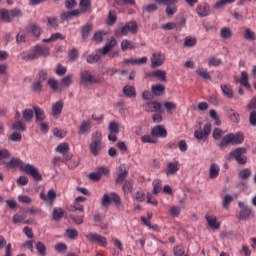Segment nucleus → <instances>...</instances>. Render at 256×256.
I'll list each match as a JSON object with an SVG mask.
<instances>
[{
    "label": "nucleus",
    "mask_w": 256,
    "mask_h": 256,
    "mask_svg": "<svg viewBox=\"0 0 256 256\" xmlns=\"http://www.w3.org/2000/svg\"><path fill=\"white\" fill-rule=\"evenodd\" d=\"M7 169H21L23 173L31 175L34 181H41L43 176L39 173V169L31 164H24L19 158H9L8 162L4 164Z\"/></svg>",
    "instance_id": "1"
},
{
    "label": "nucleus",
    "mask_w": 256,
    "mask_h": 256,
    "mask_svg": "<svg viewBox=\"0 0 256 256\" xmlns=\"http://www.w3.org/2000/svg\"><path fill=\"white\" fill-rule=\"evenodd\" d=\"M115 47H117V40L112 38L108 43H106L102 50L99 49L96 51V54L89 55L87 57V63H98V61H101V57L107 54H109V57H117L119 52L113 51Z\"/></svg>",
    "instance_id": "2"
},
{
    "label": "nucleus",
    "mask_w": 256,
    "mask_h": 256,
    "mask_svg": "<svg viewBox=\"0 0 256 256\" xmlns=\"http://www.w3.org/2000/svg\"><path fill=\"white\" fill-rule=\"evenodd\" d=\"M49 56V47L36 45L29 52H24L21 54L22 59L25 61H33L39 59V57Z\"/></svg>",
    "instance_id": "3"
},
{
    "label": "nucleus",
    "mask_w": 256,
    "mask_h": 256,
    "mask_svg": "<svg viewBox=\"0 0 256 256\" xmlns=\"http://www.w3.org/2000/svg\"><path fill=\"white\" fill-rule=\"evenodd\" d=\"M90 153L97 157L101 154V151H103V133L101 131H94L91 134V142L89 145Z\"/></svg>",
    "instance_id": "4"
},
{
    "label": "nucleus",
    "mask_w": 256,
    "mask_h": 256,
    "mask_svg": "<svg viewBox=\"0 0 256 256\" xmlns=\"http://www.w3.org/2000/svg\"><path fill=\"white\" fill-rule=\"evenodd\" d=\"M245 141V136L243 133L238 132L236 134L229 133L226 136L223 137L221 140L219 147L222 149L227 147V145H241Z\"/></svg>",
    "instance_id": "5"
},
{
    "label": "nucleus",
    "mask_w": 256,
    "mask_h": 256,
    "mask_svg": "<svg viewBox=\"0 0 256 256\" xmlns=\"http://www.w3.org/2000/svg\"><path fill=\"white\" fill-rule=\"evenodd\" d=\"M245 153H247V149L240 147L232 150L228 154L227 159L228 161H233V159H235L238 165H245V163H247V156H245Z\"/></svg>",
    "instance_id": "6"
},
{
    "label": "nucleus",
    "mask_w": 256,
    "mask_h": 256,
    "mask_svg": "<svg viewBox=\"0 0 256 256\" xmlns=\"http://www.w3.org/2000/svg\"><path fill=\"white\" fill-rule=\"evenodd\" d=\"M23 13L20 9L14 8L12 10L0 9V21L4 23H11L16 17H21Z\"/></svg>",
    "instance_id": "7"
},
{
    "label": "nucleus",
    "mask_w": 256,
    "mask_h": 256,
    "mask_svg": "<svg viewBox=\"0 0 256 256\" xmlns=\"http://www.w3.org/2000/svg\"><path fill=\"white\" fill-rule=\"evenodd\" d=\"M80 83L85 86L93 85V83H103V79L85 70L80 73Z\"/></svg>",
    "instance_id": "8"
},
{
    "label": "nucleus",
    "mask_w": 256,
    "mask_h": 256,
    "mask_svg": "<svg viewBox=\"0 0 256 256\" xmlns=\"http://www.w3.org/2000/svg\"><path fill=\"white\" fill-rule=\"evenodd\" d=\"M212 126L210 123L204 125L203 131L202 130H195L194 137L197 141H206V139L211 135Z\"/></svg>",
    "instance_id": "9"
},
{
    "label": "nucleus",
    "mask_w": 256,
    "mask_h": 256,
    "mask_svg": "<svg viewBox=\"0 0 256 256\" xmlns=\"http://www.w3.org/2000/svg\"><path fill=\"white\" fill-rule=\"evenodd\" d=\"M205 219L207 222V225L210 227V229H213V231H217L218 229H221V222L217 220V216L212 213H207L205 215Z\"/></svg>",
    "instance_id": "10"
},
{
    "label": "nucleus",
    "mask_w": 256,
    "mask_h": 256,
    "mask_svg": "<svg viewBox=\"0 0 256 256\" xmlns=\"http://www.w3.org/2000/svg\"><path fill=\"white\" fill-rule=\"evenodd\" d=\"M112 201L114 203H116V205H119L121 203V198L119 197V195H117L115 193L104 194V196L102 198V206L109 207V205H111Z\"/></svg>",
    "instance_id": "11"
},
{
    "label": "nucleus",
    "mask_w": 256,
    "mask_h": 256,
    "mask_svg": "<svg viewBox=\"0 0 256 256\" xmlns=\"http://www.w3.org/2000/svg\"><path fill=\"white\" fill-rule=\"evenodd\" d=\"M86 239H88V241H90L91 243H98V245H100L101 247L107 246V238L97 233L87 234Z\"/></svg>",
    "instance_id": "12"
},
{
    "label": "nucleus",
    "mask_w": 256,
    "mask_h": 256,
    "mask_svg": "<svg viewBox=\"0 0 256 256\" xmlns=\"http://www.w3.org/2000/svg\"><path fill=\"white\" fill-rule=\"evenodd\" d=\"M40 199H42V201H45L47 205H53V203H55V199H57V192H55L53 189H50L47 194H45V192H42L40 194Z\"/></svg>",
    "instance_id": "13"
},
{
    "label": "nucleus",
    "mask_w": 256,
    "mask_h": 256,
    "mask_svg": "<svg viewBox=\"0 0 256 256\" xmlns=\"http://www.w3.org/2000/svg\"><path fill=\"white\" fill-rule=\"evenodd\" d=\"M152 137H158L161 139H165L167 137V129L163 125H157L151 130Z\"/></svg>",
    "instance_id": "14"
},
{
    "label": "nucleus",
    "mask_w": 256,
    "mask_h": 256,
    "mask_svg": "<svg viewBox=\"0 0 256 256\" xmlns=\"http://www.w3.org/2000/svg\"><path fill=\"white\" fill-rule=\"evenodd\" d=\"M183 25H185V21H181L179 23L168 22L166 24H163L161 26V29H163L164 31H173V29H175L176 31H181V29L183 28Z\"/></svg>",
    "instance_id": "15"
},
{
    "label": "nucleus",
    "mask_w": 256,
    "mask_h": 256,
    "mask_svg": "<svg viewBox=\"0 0 256 256\" xmlns=\"http://www.w3.org/2000/svg\"><path fill=\"white\" fill-rule=\"evenodd\" d=\"M129 33H132L133 35L137 33V22H128L124 27L121 28V35H129Z\"/></svg>",
    "instance_id": "16"
},
{
    "label": "nucleus",
    "mask_w": 256,
    "mask_h": 256,
    "mask_svg": "<svg viewBox=\"0 0 256 256\" xmlns=\"http://www.w3.org/2000/svg\"><path fill=\"white\" fill-rule=\"evenodd\" d=\"M145 109L150 113H163L161 103L157 101L148 102Z\"/></svg>",
    "instance_id": "17"
},
{
    "label": "nucleus",
    "mask_w": 256,
    "mask_h": 256,
    "mask_svg": "<svg viewBox=\"0 0 256 256\" xmlns=\"http://www.w3.org/2000/svg\"><path fill=\"white\" fill-rule=\"evenodd\" d=\"M165 63V55L161 53H154L151 57V65L153 68L161 67Z\"/></svg>",
    "instance_id": "18"
},
{
    "label": "nucleus",
    "mask_w": 256,
    "mask_h": 256,
    "mask_svg": "<svg viewBox=\"0 0 256 256\" xmlns=\"http://www.w3.org/2000/svg\"><path fill=\"white\" fill-rule=\"evenodd\" d=\"M253 217H255V213H253L251 208H243L240 210L238 219L240 221H249V219H253Z\"/></svg>",
    "instance_id": "19"
},
{
    "label": "nucleus",
    "mask_w": 256,
    "mask_h": 256,
    "mask_svg": "<svg viewBox=\"0 0 256 256\" xmlns=\"http://www.w3.org/2000/svg\"><path fill=\"white\" fill-rule=\"evenodd\" d=\"M63 101L59 100L52 105V117L54 119H59L61 117V113H63Z\"/></svg>",
    "instance_id": "20"
},
{
    "label": "nucleus",
    "mask_w": 256,
    "mask_h": 256,
    "mask_svg": "<svg viewBox=\"0 0 256 256\" xmlns=\"http://www.w3.org/2000/svg\"><path fill=\"white\" fill-rule=\"evenodd\" d=\"M56 151L58 153H61L63 155L65 161H69L71 159V156H69L67 153H69V144L67 143H61L57 146Z\"/></svg>",
    "instance_id": "21"
},
{
    "label": "nucleus",
    "mask_w": 256,
    "mask_h": 256,
    "mask_svg": "<svg viewBox=\"0 0 256 256\" xmlns=\"http://www.w3.org/2000/svg\"><path fill=\"white\" fill-rule=\"evenodd\" d=\"M90 132H91V121L89 120L82 121L78 129V135H87V133H90Z\"/></svg>",
    "instance_id": "22"
},
{
    "label": "nucleus",
    "mask_w": 256,
    "mask_h": 256,
    "mask_svg": "<svg viewBox=\"0 0 256 256\" xmlns=\"http://www.w3.org/2000/svg\"><path fill=\"white\" fill-rule=\"evenodd\" d=\"M148 77H155V79H158V81L165 82L167 81V72H165V70H156L150 72Z\"/></svg>",
    "instance_id": "23"
},
{
    "label": "nucleus",
    "mask_w": 256,
    "mask_h": 256,
    "mask_svg": "<svg viewBox=\"0 0 256 256\" xmlns=\"http://www.w3.org/2000/svg\"><path fill=\"white\" fill-rule=\"evenodd\" d=\"M196 13L199 17H207L211 13V9L208 4H200L196 8Z\"/></svg>",
    "instance_id": "24"
},
{
    "label": "nucleus",
    "mask_w": 256,
    "mask_h": 256,
    "mask_svg": "<svg viewBox=\"0 0 256 256\" xmlns=\"http://www.w3.org/2000/svg\"><path fill=\"white\" fill-rule=\"evenodd\" d=\"M127 173V167L124 164H121L119 166V174L116 179V183H123V181H125V179L127 178Z\"/></svg>",
    "instance_id": "25"
},
{
    "label": "nucleus",
    "mask_w": 256,
    "mask_h": 256,
    "mask_svg": "<svg viewBox=\"0 0 256 256\" xmlns=\"http://www.w3.org/2000/svg\"><path fill=\"white\" fill-rule=\"evenodd\" d=\"M177 171H179V162L175 161V162H170L167 165L166 168V175H175V173H177Z\"/></svg>",
    "instance_id": "26"
},
{
    "label": "nucleus",
    "mask_w": 256,
    "mask_h": 256,
    "mask_svg": "<svg viewBox=\"0 0 256 256\" xmlns=\"http://www.w3.org/2000/svg\"><path fill=\"white\" fill-rule=\"evenodd\" d=\"M27 30L29 33H32V35H34V37H40L41 33H43V31L41 30V27L39 25H37L36 23H32L27 27Z\"/></svg>",
    "instance_id": "27"
},
{
    "label": "nucleus",
    "mask_w": 256,
    "mask_h": 256,
    "mask_svg": "<svg viewBox=\"0 0 256 256\" xmlns=\"http://www.w3.org/2000/svg\"><path fill=\"white\" fill-rule=\"evenodd\" d=\"M221 91L225 97L228 99H233V88L229 84H222L221 86Z\"/></svg>",
    "instance_id": "28"
},
{
    "label": "nucleus",
    "mask_w": 256,
    "mask_h": 256,
    "mask_svg": "<svg viewBox=\"0 0 256 256\" xmlns=\"http://www.w3.org/2000/svg\"><path fill=\"white\" fill-rule=\"evenodd\" d=\"M11 159V153L7 149H0V165H6Z\"/></svg>",
    "instance_id": "29"
},
{
    "label": "nucleus",
    "mask_w": 256,
    "mask_h": 256,
    "mask_svg": "<svg viewBox=\"0 0 256 256\" xmlns=\"http://www.w3.org/2000/svg\"><path fill=\"white\" fill-rule=\"evenodd\" d=\"M196 75L205 81H211V74L205 68H197Z\"/></svg>",
    "instance_id": "30"
},
{
    "label": "nucleus",
    "mask_w": 256,
    "mask_h": 256,
    "mask_svg": "<svg viewBox=\"0 0 256 256\" xmlns=\"http://www.w3.org/2000/svg\"><path fill=\"white\" fill-rule=\"evenodd\" d=\"M219 165L217 164H211L210 170H209V177L210 179H217L219 177Z\"/></svg>",
    "instance_id": "31"
},
{
    "label": "nucleus",
    "mask_w": 256,
    "mask_h": 256,
    "mask_svg": "<svg viewBox=\"0 0 256 256\" xmlns=\"http://www.w3.org/2000/svg\"><path fill=\"white\" fill-rule=\"evenodd\" d=\"M239 83L246 87V89H249V87H251V85L249 84V74L246 71L241 72Z\"/></svg>",
    "instance_id": "32"
},
{
    "label": "nucleus",
    "mask_w": 256,
    "mask_h": 256,
    "mask_svg": "<svg viewBox=\"0 0 256 256\" xmlns=\"http://www.w3.org/2000/svg\"><path fill=\"white\" fill-rule=\"evenodd\" d=\"M164 92H165V86H163L161 84H157V85L152 86V93L156 97H161V95H163Z\"/></svg>",
    "instance_id": "33"
},
{
    "label": "nucleus",
    "mask_w": 256,
    "mask_h": 256,
    "mask_svg": "<svg viewBox=\"0 0 256 256\" xmlns=\"http://www.w3.org/2000/svg\"><path fill=\"white\" fill-rule=\"evenodd\" d=\"M59 39L63 40L65 39V36H62L61 33H54L51 35L50 38L47 39H43L42 42L43 43H55V41H59Z\"/></svg>",
    "instance_id": "34"
},
{
    "label": "nucleus",
    "mask_w": 256,
    "mask_h": 256,
    "mask_svg": "<svg viewBox=\"0 0 256 256\" xmlns=\"http://www.w3.org/2000/svg\"><path fill=\"white\" fill-rule=\"evenodd\" d=\"M33 110L35 113L36 121H45V111H43V109L34 106Z\"/></svg>",
    "instance_id": "35"
},
{
    "label": "nucleus",
    "mask_w": 256,
    "mask_h": 256,
    "mask_svg": "<svg viewBox=\"0 0 256 256\" xmlns=\"http://www.w3.org/2000/svg\"><path fill=\"white\" fill-rule=\"evenodd\" d=\"M207 63L208 67H219L223 63V61L218 57L212 56L208 58Z\"/></svg>",
    "instance_id": "36"
},
{
    "label": "nucleus",
    "mask_w": 256,
    "mask_h": 256,
    "mask_svg": "<svg viewBox=\"0 0 256 256\" xmlns=\"http://www.w3.org/2000/svg\"><path fill=\"white\" fill-rule=\"evenodd\" d=\"M80 9L82 13H87V11H91V1L90 0H81L80 1Z\"/></svg>",
    "instance_id": "37"
},
{
    "label": "nucleus",
    "mask_w": 256,
    "mask_h": 256,
    "mask_svg": "<svg viewBox=\"0 0 256 256\" xmlns=\"http://www.w3.org/2000/svg\"><path fill=\"white\" fill-rule=\"evenodd\" d=\"M123 93L124 95H126V97H135L137 95L135 87L133 86H125L123 89Z\"/></svg>",
    "instance_id": "38"
},
{
    "label": "nucleus",
    "mask_w": 256,
    "mask_h": 256,
    "mask_svg": "<svg viewBox=\"0 0 256 256\" xmlns=\"http://www.w3.org/2000/svg\"><path fill=\"white\" fill-rule=\"evenodd\" d=\"M232 35L233 32H231V28L224 27L220 30V37H222V39H231Z\"/></svg>",
    "instance_id": "39"
},
{
    "label": "nucleus",
    "mask_w": 256,
    "mask_h": 256,
    "mask_svg": "<svg viewBox=\"0 0 256 256\" xmlns=\"http://www.w3.org/2000/svg\"><path fill=\"white\" fill-rule=\"evenodd\" d=\"M65 215V211H63L61 208H54L52 217L54 221H59V219L63 218Z\"/></svg>",
    "instance_id": "40"
},
{
    "label": "nucleus",
    "mask_w": 256,
    "mask_h": 256,
    "mask_svg": "<svg viewBox=\"0 0 256 256\" xmlns=\"http://www.w3.org/2000/svg\"><path fill=\"white\" fill-rule=\"evenodd\" d=\"M80 13L81 12L79 10H72L70 12L63 13L61 15V19H71L72 17H79Z\"/></svg>",
    "instance_id": "41"
},
{
    "label": "nucleus",
    "mask_w": 256,
    "mask_h": 256,
    "mask_svg": "<svg viewBox=\"0 0 256 256\" xmlns=\"http://www.w3.org/2000/svg\"><path fill=\"white\" fill-rule=\"evenodd\" d=\"M153 195H159L161 193V180L156 179L153 181Z\"/></svg>",
    "instance_id": "42"
},
{
    "label": "nucleus",
    "mask_w": 256,
    "mask_h": 256,
    "mask_svg": "<svg viewBox=\"0 0 256 256\" xmlns=\"http://www.w3.org/2000/svg\"><path fill=\"white\" fill-rule=\"evenodd\" d=\"M231 3H235V0H219L215 3L214 9H223L225 5H229Z\"/></svg>",
    "instance_id": "43"
},
{
    "label": "nucleus",
    "mask_w": 256,
    "mask_h": 256,
    "mask_svg": "<svg viewBox=\"0 0 256 256\" xmlns=\"http://www.w3.org/2000/svg\"><path fill=\"white\" fill-rule=\"evenodd\" d=\"M164 107L167 110V113H169V115H172L173 111L177 109V104H175L174 102H165Z\"/></svg>",
    "instance_id": "44"
},
{
    "label": "nucleus",
    "mask_w": 256,
    "mask_h": 256,
    "mask_svg": "<svg viewBox=\"0 0 256 256\" xmlns=\"http://www.w3.org/2000/svg\"><path fill=\"white\" fill-rule=\"evenodd\" d=\"M231 203H233V196L226 195L222 201L223 209H226V210L229 209V205H231Z\"/></svg>",
    "instance_id": "45"
},
{
    "label": "nucleus",
    "mask_w": 256,
    "mask_h": 256,
    "mask_svg": "<svg viewBox=\"0 0 256 256\" xmlns=\"http://www.w3.org/2000/svg\"><path fill=\"white\" fill-rule=\"evenodd\" d=\"M93 31V25L87 24L82 28V37L83 39H87L89 37V33Z\"/></svg>",
    "instance_id": "46"
},
{
    "label": "nucleus",
    "mask_w": 256,
    "mask_h": 256,
    "mask_svg": "<svg viewBox=\"0 0 256 256\" xmlns=\"http://www.w3.org/2000/svg\"><path fill=\"white\" fill-rule=\"evenodd\" d=\"M22 115H23L24 121L29 122V121H32L34 113H33V110L26 109L23 111Z\"/></svg>",
    "instance_id": "47"
},
{
    "label": "nucleus",
    "mask_w": 256,
    "mask_h": 256,
    "mask_svg": "<svg viewBox=\"0 0 256 256\" xmlns=\"http://www.w3.org/2000/svg\"><path fill=\"white\" fill-rule=\"evenodd\" d=\"M239 179H249L251 177V169L245 168L242 169L238 174Z\"/></svg>",
    "instance_id": "48"
},
{
    "label": "nucleus",
    "mask_w": 256,
    "mask_h": 256,
    "mask_svg": "<svg viewBox=\"0 0 256 256\" xmlns=\"http://www.w3.org/2000/svg\"><path fill=\"white\" fill-rule=\"evenodd\" d=\"M73 83V75L69 74L61 80L62 87H69Z\"/></svg>",
    "instance_id": "49"
},
{
    "label": "nucleus",
    "mask_w": 256,
    "mask_h": 256,
    "mask_svg": "<svg viewBox=\"0 0 256 256\" xmlns=\"http://www.w3.org/2000/svg\"><path fill=\"white\" fill-rule=\"evenodd\" d=\"M42 90H43V82L37 80L32 84V91H34V93H41Z\"/></svg>",
    "instance_id": "50"
},
{
    "label": "nucleus",
    "mask_w": 256,
    "mask_h": 256,
    "mask_svg": "<svg viewBox=\"0 0 256 256\" xmlns=\"http://www.w3.org/2000/svg\"><path fill=\"white\" fill-rule=\"evenodd\" d=\"M121 49L122 51H127V49H135V46L133 45V42L129 40H123L121 42Z\"/></svg>",
    "instance_id": "51"
},
{
    "label": "nucleus",
    "mask_w": 256,
    "mask_h": 256,
    "mask_svg": "<svg viewBox=\"0 0 256 256\" xmlns=\"http://www.w3.org/2000/svg\"><path fill=\"white\" fill-rule=\"evenodd\" d=\"M244 38L248 41H255V32L249 28L245 29Z\"/></svg>",
    "instance_id": "52"
},
{
    "label": "nucleus",
    "mask_w": 256,
    "mask_h": 256,
    "mask_svg": "<svg viewBox=\"0 0 256 256\" xmlns=\"http://www.w3.org/2000/svg\"><path fill=\"white\" fill-rule=\"evenodd\" d=\"M48 85H49V87H51V89L53 91H56V92L61 91V88H59V82H57V80H55V79H49Z\"/></svg>",
    "instance_id": "53"
},
{
    "label": "nucleus",
    "mask_w": 256,
    "mask_h": 256,
    "mask_svg": "<svg viewBox=\"0 0 256 256\" xmlns=\"http://www.w3.org/2000/svg\"><path fill=\"white\" fill-rule=\"evenodd\" d=\"M185 47H195L197 45V39L193 37H186L184 41Z\"/></svg>",
    "instance_id": "54"
},
{
    "label": "nucleus",
    "mask_w": 256,
    "mask_h": 256,
    "mask_svg": "<svg viewBox=\"0 0 256 256\" xmlns=\"http://www.w3.org/2000/svg\"><path fill=\"white\" fill-rule=\"evenodd\" d=\"M173 253L176 256H184L185 255V247H183L182 245H178L173 248Z\"/></svg>",
    "instance_id": "55"
},
{
    "label": "nucleus",
    "mask_w": 256,
    "mask_h": 256,
    "mask_svg": "<svg viewBox=\"0 0 256 256\" xmlns=\"http://www.w3.org/2000/svg\"><path fill=\"white\" fill-rule=\"evenodd\" d=\"M12 129L13 131H25V124H23V122L21 121H17L12 125Z\"/></svg>",
    "instance_id": "56"
},
{
    "label": "nucleus",
    "mask_w": 256,
    "mask_h": 256,
    "mask_svg": "<svg viewBox=\"0 0 256 256\" xmlns=\"http://www.w3.org/2000/svg\"><path fill=\"white\" fill-rule=\"evenodd\" d=\"M209 114H210L211 119H213L215 121V125H217V127H219V125H221V120L219 119V115H217V111L210 110Z\"/></svg>",
    "instance_id": "57"
},
{
    "label": "nucleus",
    "mask_w": 256,
    "mask_h": 256,
    "mask_svg": "<svg viewBox=\"0 0 256 256\" xmlns=\"http://www.w3.org/2000/svg\"><path fill=\"white\" fill-rule=\"evenodd\" d=\"M142 143H157V140H155V136L151 135H144L141 137Z\"/></svg>",
    "instance_id": "58"
},
{
    "label": "nucleus",
    "mask_w": 256,
    "mask_h": 256,
    "mask_svg": "<svg viewBox=\"0 0 256 256\" xmlns=\"http://www.w3.org/2000/svg\"><path fill=\"white\" fill-rule=\"evenodd\" d=\"M169 213H170L171 217H179V215L181 213V207L173 206L169 209Z\"/></svg>",
    "instance_id": "59"
},
{
    "label": "nucleus",
    "mask_w": 256,
    "mask_h": 256,
    "mask_svg": "<svg viewBox=\"0 0 256 256\" xmlns=\"http://www.w3.org/2000/svg\"><path fill=\"white\" fill-rule=\"evenodd\" d=\"M117 21V13L115 11H110L107 19L108 25H113Z\"/></svg>",
    "instance_id": "60"
},
{
    "label": "nucleus",
    "mask_w": 256,
    "mask_h": 256,
    "mask_svg": "<svg viewBox=\"0 0 256 256\" xmlns=\"http://www.w3.org/2000/svg\"><path fill=\"white\" fill-rule=\"evenodd\" d=\"M110 133H119V124L115 121L110 122L108 127Z\"/></svg>",
    "instance_id": "61"
},
{
    "label": "nucleus",
    "mask_w": 256,
    "mask_h": 256,
    "mask_svg": "<svg viewBox=\"0 0 256 256\" xmlns=\"http://www.w3.org/2000/svg\"><path fill=\"white\" fill-rule=\"evenodd\" d=\"M54 249L58 253H65V251H67V244H65V243H58V244L55 245Z\"/></svg>",
    "instance_id": "62"
},
{
    "label": "nucleus",
    "mask_w": 256,
    "mask_h": 256,
    "mask_svg": "<svg viewBox=\"0 0 256 256\" xmlns=\"http://www.w3.org/2000/svg\"><path fill=\"white\" fill-rule=\"evenodd\" d=\"M53 135L55 137H58L59 139H63V137H65V135H67V132H65V130H60L59 128H55L53 130Z\"/></svg>",
    "instance_id": "63"
},
{
    "label": "nucleus",
    "mask_w": 256,
    "mask_h": 256,
    "mask_svg": "<svg viewBox=\"0 0 256 256\" xmlns=\"http://www.w3.org/2000/svg\"><path fill=\"white\" fill-rule=\"evenodd\" d=\"M97 172H98L100 178L103 175L108 176L109 175V168H107L106 166H100V167H98Z\"/></svg>",
    "instance_id": "64"
}]
</instances>
